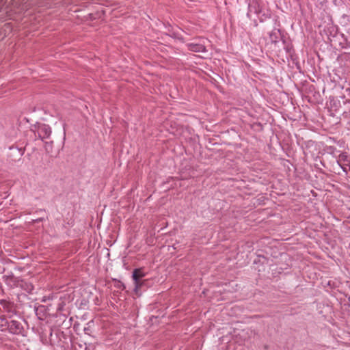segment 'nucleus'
Segmentation results:
<instances>
[{"mask_svg":"<svg viewBox=\"0 0 350 350\" xmlns=\"http://www.w3.org/2000/svg\"><path fill=\"white\" fill-rule=\"evenodd\" d=\"M144 276H145V273L142 269H136L133 271V278L135 281L136 288H139L142 286V283L140 279Z\"/></svg>","mask_w":350,"mask_h":350,"instance_id":"nucleus-1","label":"nucleus"},{"mask_svg":"<svg viewBox=\"0 0 350 350\" xmlns=\"http://www.w3.org/2000/svg\"><path fill=\"white\" fill-rule=\"evenodd\" d=\"M8 323L5 318L1 317H0V327L1 328V330H3L4 327H8Z\"/></svg>","mask_w":350,"mask_h":350,"instance_id":"nucleus-4","label":"nucleus"},{"mask_svg":"<svg viewBox=\"0 0 350 350\" xmlns=\"http://www.w3.org/2000/svg\"><path fill=\"white\" fill-rule=\"evenodd\" d=\"M8 328L9 331L12 334H19L21 332L23 327L20 322L12 320L8 323Z\"/></svg>","mask_w":350,"mask_h":350,"instance_id":"nucleus-2","label":"nucleus"},{"mask_svg":"<svg viewBox=\"0 0 350 350\" xmlns=\"http://www.w3.org/2000/svg\"><path fill=\"white\" fill-rule=\"evenodd\" d=\"M189 49L194 52H203L205 51V46L201 44L191 43L189 44Z\"/></svg>","mask_w":350,"mask_h":350,"instance_id":"nucleus-3","label":"nucleus"}]
</instances>
